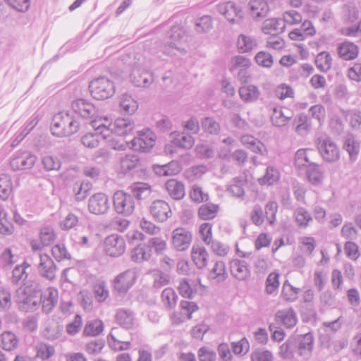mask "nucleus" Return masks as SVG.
Segmentation results:
<instances>
[{
    "label": "nucleus",
    "mask_w": 361,
    "mask_h": 361,
    "mask_svg": "<svg viewBox=\"0 0 361 361\" xmlns=\"http://www.w3.org/2000/svg\"><path fill=\"white\" fill-rule=\"evenodd\" d=\"M42 298L40 285L35 281H27L16 290V300L19 308L25 312L35 311L39 305Z\"/></svg>",
    "instance_id": "1"
},
{
    "label": "nucleus",
    "mask_w": 361,
    "mask_h": 361,
    "mask_svg": "<svg viewBox=\"0 0 361 361\" xmlns=\"http://www.w3.org/2000/svg\"><path fill=\"white\" fill-rule=\"evenodd\" d=\"M81 126L79 118L68 112L61 111L53 117L51 130L54 135L63 137L76 133Z\"/></svg>",
    "instance_id": "2"
},
{
    "label": "nucleus",
    "mask_w": 361,
    "mask_h": 361,
    "mask_svg": "<svg viewBox=\"0 0 361 361\" xmlns=\"http://www.w3.org/2000/svg\"><path fill=\"white\" fill-rule=\"evenodd\" d=\"M91 95L97 100L110 98L115 93V85L106 77H100L93 80L89 85Z\"/></svg>",
    "instance_id": "3"
},
{
    "label": "nucleus",
    "mask_w": 361,
    "mask_h": 361,
    "mask_svg": "<svg viewBox=\"0 0 361 361\" xmlns=\"http://www.w3.org/2000/svg\"><path fill=\"white\" fill-rule=\"evenodd\" d=\"M317 147L322 159L327 163H336L340 159V150L331 137H319Z\"/></svg>",
    "instance_id": "4"
},
{
    "label": "nucleus",
    "mask_w": 361,
    "mask_h": 361,
    "mask_svg": "<svg viewBox=\"0 0 361 361\" xmlns=\"http://www.w3.org/2000/svg\"><path fill=\"white\" fill-rule=\"evenodd\" d=\"M113 205L117 214L125 216L132 214L135 207L133 195L123 190H118L114 192Z\"/></svg>",
    "instance_id": "5"
},
{
    "label": "nucleus",
    "mask_w": 361,
    "mask_h": 361,
    "mask_svg": "<svg viewBox=\"0 0 361 361\" xmlns=\"http://www.w3.org/2000/svg\"><path fill=\"white\" fill-rule=\"evenodd\" d=\"M156 137V135L151 130H143L131 140V148L142 152H148L155 145Z\"/></svg>",
    "instance_id": "6"
},
{
    "label": "nucleus",
    "mask_w": 361,
    "mask_h": 361,
    "mask_svg": "<svg viewBox=\"0 0 361 361\" xmlns=\"http://www.w3.org/2000/svg\"><path fill=\"white\" fill-rule=\"evenodd\" d=\"M218 13L224 16L231 23H240L243 18V12L240 6L229 1L219 4L216 6Z\"/></svg>",
    "instance_id": "7"
},
{
    "label": "nucleus",
    "mask_w": 361,
    "mask_h": 361,
    "mask_svg": "<svg viewBox=\"0 0 361 361\" xmlns=\"http://www.w3.org/2000/svg\"><path fill=\"white\" fill-rule=\"evenodd\" d=\"M104 250L107 255L112 257L121 256L126 250L124 238L118 234L108 235L104 242Z\"/></svg>",
    "instance_id": "8"
},
{
    "label": "nucleus",
    "mask_w": 361,
    "mask_h": 361,
    "mask_svg": "<svg viewBox=\"0 0 361 361\" xmlns=\"http://www.w3.org/2000/svg\"><path fill=\"white\" fill-rule=\"evenodd\" d=\"M37 160L36 155L30 152H17L10 161L13 171L26 170L31 169Z\"/></svg>",
    "instance_id": "9"
},
{
    "label": "nucleus",
    "mask_w": 361,
    "mask_h": 361,
    "mask_svg": "<svg viewBox=\"0 0 361 361\" xmlns=\"http://www.w3.org/2000/svg\"><path fill=\"white\" fill-rule=\"evenodd\" d=\"M88 210L95 215H102L109 211L110 202L108 196L103 192H98L90 196L88 200Z\"/></svg>",
    "instance_id": "10"
},
{
    "label": "nucleus",
    "mask_w": 361,
    "mask_h": 361,
    "mask_svg": "<svg viewBox=\"0 0 361 361\" xmlns=\"http://www.w3.org/2000/svg\"><path fill=\"white\" fill-rule=\"evenodd\" d=\"M295 341L297 353L305 360H308L312 354L314 346V336L312 333L304 335L293 336Z\"/></svg>",
    "instance_id": "11"
},
{
    "label": "nucleus",
    "mask_w": 361,
    "mask_h": 361,
    "mask_svg": "<svg viewBox=\"0 0 361 361\" xmlns=\"http://www.w3.org/2000/svg\"><path fill=\"white\" fill-rule=\"evenodd\" d=\"M152 217L157 221L164 222L172 215L169 204L162 200H154L149 207Z\"/></svg>",
    "instance_id": "12"
},
{
    "label": "nucleus",
    "mask_w": 361,
    "mask_h": 361,
    "mask_svg": "<svg viewBox=\"0 0 361 361\" xmlns=\"http://www.w3.org/2000/svg\"><path fill=\"white\" fill-rule=\"evenodd\" d=\"M71 106L73 111L82 118H92L98 113L95 106L85 99L73 101Z\"/></svg>",
    "instance_id": "13"
},
{
    "label": "nucleus",
    "mask_w": 361,
    "mask_h": 361,
    "mask_svg": "<svg viewBox=\"0 0 361 361\" xmlns=\"http://www.w3.org/2000/svg\"><path fill=\"white\" fill-rule=\"evenodd\" d=\"M191 233L184 228H177L172 233V243L177 250H187L192 241Z\"/></svg>",
    "instance_id": "14"
},
{
    "label": "nucleus",
    "mask_w": 361,
    "mask_h": 361,
    "mask_svg": "<svg viewBox=\"0 0 361 361\" xmlns=\"http://www.w3.org/2000/svg\"><path fill=\"white\" fill-rule=\"evenodd\" d=\"M134 274L130 270H126L118 274L113 281L114 289L120 293H126L133 285Z\"/></svg>",
    "instance_id": "15"
},
{
    "label": "nucleus",
    "mask_w": 361,
    "mask_h": 361,
    "mask_svg": "<svg viewBox=\"0 0 361 361\" xmlns=\"http://www.w3.org/2000/svg\"><path fill=\"white\" fill-rule=\"evenodd\" d=\"M293 113L288 109L274 107L270 119L273 126L277 128H283L288 125L293 118Z\"/></svg>",
    "instance_id": "16"
},
{
    "label": "nucleus",
    "mask_w": 361,
    "mask_h": 361,
    "mask_svg": "<svg viewBox=\"0 0 361 361\" xmlns=\"http://www.w3.org/2000/svg\"><path fill=\"white\" fill-rule=\"evenodd\" d=\"M169 41L167 42V45L164 47V53L167 54H175L170 49H175L180 50L181 47L180 40L184 37V31L180 26H173L167 33Z\"/></svg>",
    "instance_id": "17"
},
{
    "label": "nucleus",
    "mask_w": 361,
    "mask_h": 361,
    "mask_svg": "<svg viewBox=\"0 0 361 361\" xmlns=\"http://www.w3.org/2000/svg\"><path fill=\"white\" fill-rule=\"evenodd\" d=\"M40 262L38 271L40 275L48 280H53L56 277V267L51 258L47 254L39 255Z\"/></svg>",
    "instance_id": "18"
},
{
    "label": "nucleus",
    "mask_w": 361,
    "mask_h": 361,
    "mask_svg": "<svg viewBox=\"0 0 361 361\" xmlns=\"http://www.w3.org/2000/svg\"><path fill=\"white\" fill-rule=\"evenodd\" d=\"M168 195L174 200H180L185 195V185L182 181L171 178L168 180L164 185Z\"/></svg>",
    "instance_id": "19"
},
{
    "label": "nucleus",
    "mask_w": 361,
    "mask_h": 361,
    "mask_svg": "<svg viewBox=\"0 0 361 361\" xmlns=\"http://www.w3.org/2000/svg\"><path fill=\"white\" fill-rule=\"evenodd\" d=\"M130 79L135 86L140 87H147L154 80L152 73L140 68L133 70Z\"/></svg>",
    "instance_id": "20"
},
{
    "label": "nucleus",
    "mask_w": 361,
    "mask_h": 361,
    "mask_svg": "<svg viewBox=\"0 0 361 361\" xmlns=\"http://www.w3.org/2000/svg\"><path fill=\"white\" fill-rule=\"evenodd\" d=\"M58 291L56 289L49 287L44 294L42 293V298H39V303H42V307L44 312L49 314L58 302Z\"/></svg>",
    "instance_id": "21"
},
{
    "label": "nucleus",
    "mask_w": 361,
    "mask_h": 361,
    "mask_svg": "<svg viewBox=\"0 0 361 361\" xmlns=\"http://www.w3.org/2000/svg\"><path fill=\"white\" fill-rule=\"evenodd\" d=\"M231 272L238 280H245L250 275L247 263L245 260L233 259L230 263Z\"/></svg>",
    "instance_id": "22"
},
{
    "label": "nucleus",
    "mask_w": 361,
    "mask_h": 361,
    "mask_svg": "<svg viewBox=\"0 0 361 361\" xmlns=\"http://www.w3.org/2000/svg\"><path fill=\"white\" fill-rule=\"evenodd\" d=\"M191 257L199 269L205 268L209 260V253L204 247L200 245H194L191 250Z\"/></svg>",
    "instance_id": "23"
},
{
    "label": "nucleus",
    "mask_w": 361,
    "mask_h": 361,
    "mask_svg": "<svg viewBox=\"0 0 361 361\" xmlns=\"http://www.w3.org/2000/svg\"><path fill=\"white\" fill-rule=\"evenodd\" d=\"M170 137L173 145L182 149H190L195 144L194 137L185 133L173 131L171 133Z\"/></svg>",
    "instance_id": "24"
},
{
    "label": "nucleus",
    "mask_w": 361,
    "mask_h": 361,
    "mask_svg": "<svg viewBox=\"0 0 361 361\" xmlns=\"http://www.w3.org/2000/svg\"><path fill=\"white\" fill-rule=\"evenodd\" d=\"M249 6L251 15L257 20L267 17L269 12V7L265 0H251Z\"/></svg>",
    "instance_id": "25"
},
{
    "label": "nucleus",
    "mask_w": 361,
    "mask_h": 361,
    "mask_svg": "<svg viewBox=\"0 0 361 361\" xmlns=\"http://www.w3.org/2000/svg\"><path fill=\"white\" fill-rule=\"evenodd\" d=\"M337 49L339 56L345 61L355 59L359 53L358 47L348 41L339 44Z\"/></svg>",
    "instance_id": "26"
},
{
    "label": "nucleus",
    "mask_w": 361,
    "mask_h": 361,
    "mask_svg": "<svg viewBox=\"0 0 361 361\" xmlns=\"http://www.w3.org/2000/svg\"><path fill=\"white\" fill-rule=\"evenodd\" d=\"M316 152L312 149H300L295 155V164L299 168L314 164V157Z\"/></svg>",
    "instance_id": "27"
},
{
    "label": "nucleus",
    "mask_w": 361,
    "mask_h": 361,
    "mask_svg": "<svg viewBox=\"0 0 361 361\" xmlns=\"http://www.w3.org/2000/svg\"><path fill=\"white\" fill-rule=\"evenodd\" d=\"M152 257V250L147 244L136 245L130 252V259L135 263L148 261Z\"/></svg>",
    "instance_id": "28"
},
{
    "label": "nucleus",
    "mask_w": 361,
    "mask_h": 361,
    "mask_svg": "<svg viewBox=\"0 0 361 361\" xmlns=\"http://www.w3.org/2000/svg\"><path fill=\"white\" fill-rule=\"evenodd\" d=\"M275 319L277 323L288 329L293 327L297 323L295 313L291 309L278 311L275 314Z\"/></svg>",
    "instance_id": "29"
},
{
    "label": "nucleus",
    "mask_w": 361,
    "mask_h": 361,
    "mask_svg": "<svg viewBox=\"0 0 361 361\" xmlns=\"http://www.w3.org/2000/svg\"><path fill=\"white\" fill-rule=\"evenodd\" d=\"M92 184L89 181H77L73 185V193L76 202H82L90 195Z\"/></svg>",
    "instance_id": "30"
},
{
    "label": "nucleus",
    "mask_w": 361,
    "mask_h": 361,
    "mask_svg": "<svg viewBox=\"0 0 361 361\" xmlns=\"http://www.w3.org/2000/svg\"><path fill=\"white\" fill-rule=\"evenodd\" d=\"M238 92L240 99L245 103L256 102L260 95V92L258 87L253 85H247L240 87Z\"/></svg>",
    "instance_id": "31"
},
{
    "label": "nucleus",
    "mask_w": 361,
    "mask_h": 361,
    "mask_svg": "<svg viewBox=\"0 0 361 361\" xmlns=\"http://www.w3.org/2000/svg\"><path fill=\"white\" fill-rule=\"evenodd\" d=\"M129 190H130L133 197L137 200H144L149 197L152 193V188L145 183L137 182L133 184Z\"/></svg>",
    "instance_id": "32"
},
{
    "label": "nucleus",
    "mask_w": 361,
    "mask_h": 361,
    "mask_svg": "<svg viewBox=\"0 0 361 361\" xmlns=\"http://www.w3.org/2000/svg\"><path fill=\"white\" fill-rule=\"evenodd\" d=\"M116 320L123 328L130 329L134 324L135 314L130 310L120 309L116 312Z\"/></svg>",
    "instance_id": "33"
},
{
    "label": "nucleus",
    "mask_w": 361,
    "mask_h": 361,
    "mask_svg": "<svg viewBox=\"0 0 361 361\" xmlns=\"http://www.w3.org/2000/svg\"><path fill=\"white\" fill-rule=\"evenodd\" d=\"M343 149L348 152L350 161L356 160L360 152V142L351 134L348 135L344 140Z\"/></svg>",
    "instance_id": "34"
},
{
    "label": "nucleus",
    "mask_w": 361,
    "mask_h": 361,
    "mask_svg": "<svg viewBox=\"0 0 361 361\" xmlns=\"http://www.w3.org/2000/svg\"><path fill=\"white\" fill-rule=\"evenodd\" d=\"M285 27L286 25L282 19L270 18L264 20L262 30L265 34H271L272 32L278 34L283 32Z\"/></svg>",
    "instance_id": "35"
},
{
    "label": "nucleus",
    "mask_w": 361,
    "mask_h": 361,
    "mask_svg": "<svg viewBox=\"0 0 361 361\" xmlns=\"http://www.w3.org/2000/svg\"><path fill=\"white\" fill-rule=\"evenodd\" d=\"M306 175L309 182L314 185L321 184L324 179L322 166L316 163L307 166Z\"/></svg>",
    "instance_id": "36"
},
{
    "label": "nucleus",
    "mask_w": 361,
    "mask_h": 361,
    "mask_svg": "<svg viewBox=\"0 0 361 361\" xmlns=\"http://www.w3.org/2000/svg\"><path fill=\"white\" fill-rule=\"evenodd\" d=\"M134 123L132 122L128 118H117L114 124V133L119 136H123L128 135L134 128Z\"/></svg>",
    "instance_id": "37"
},
{
    "label": "nucleus",
    "mask_w": 361,
    "mask_h": 361,
    "mask_svg": "<svg viewBox=\"0 0 361 361\" xmlns=\"http://www.w3.org/2000/svg\"><path fill=\"white\" fill-rule=\"evenodd\" d=\"M225 263L223 261H216L209 272L208 277L217 283L224 281L227 278Z\"/></svg>",
    "instance_id": "38"
},
{
    "label": "nucleus",
    "mask_w": 361,
    "mask_h": 361,
    "mask_svg": "<svg viewBox=\"0 0 361 361\" xmlns=\"http://www.w3.org/2000/svg\"><path fill=\"white\" fill-rule=\"evenodd\" d=\"M292 126L295 128V132L300 135L305 134L311 129L310 118L303 113L295 117Z\"/></svg>",
    "instance_id": "39"
},
{
    "label": "nucleus",
    "mask_w": 361,
    "mask_h": 361,
    "mask_svg": "<svg viewBox=\"0 0 361 361\" xmlns=\"http://www.w3.org/2000/svg\"><path fill=\"white\" fill-rule=\"evenodd\" d=\"M140 165V159L135 154H127L121 159V167L124 173H128Z\"/></svg>",
    "instance_id": "40"
},
{
    "label": "nucleus",
    "mask_w": 361,
    "mask_h": 361,
    "mask_svg": "<svg viewBox=\"0 0 361 361\" xmlns=\"http://www.w3.org/2000/svg\"><path fill=\"white\" fill-rule=\"evenodd\" d=\"M359 18V10L353 4H347L342 8V19L345 23H353Z\"/></svg>",
    "instance_id": "41"
},
{
    "label": "nucleus",
    "mask_w": 361,
    "mask_h": 361,
    "mask_svg": "<svg viewBox=\"0 0 361 361\" xmlns=\"http://www.w3.org/2000/svg\"><path fill=\"white\" fill-rule=\"evenodd\" d=\"M256 39L243 34L239 35L237 42L238 49L240 53L252 51L257 47Z\"/></svg>",
    "instance_id": "42"
},
{
    "label": "nucleus",
    "mask_w": 361,
    "mask_h": 361,
    "mask_svg": "<svg viewBox=\"0 0 361 361\" xmlns=\"http://www.w3.org/2000/svg\"><path fill=\"white\" fill-rule=\"evenodd\" d=\"M219 205L212 203L203 204L198 209V216L201 219H213L219 211Z\"/></svg>",
    "instance_id": "43"
},
{
    "label": "nucleus",
    "mask_w": 361,
    "mask_h": 361,
    "mask_svg": "<svg viewBox=\"0 0 361 361\" xmlns=\"http://www.w3.org/2000/svg\"><path fill=\"white\" fill-rule=\"evenodd\" d=\"M295 353H297L295 341L293 336H290L280 346L279 355L283 359H292Z\"/></svg>",
    "instance_id": "44"
},
{
    "label": "nucleus",
    "mask_w": 361,
    "mask_h": 361,
    "mask_svg": "<svg viewBox=\"0 0 361 361\" xmlns=\"http://www.w3.org/2000/svg\"><path fill=\"white\" fill-rule=\"evenodd\" d=\"M1 347L5 350L11 351L18 347V338L11 331H4L1 335Z\"/></svg>",
    "instance_id": "45"
},
{
    "label": "nucleus",
    "mask_w": 361,
    "mask_h": 361,
    "mask_svg": "<svg viewBox=\"0 0 361 361\" xmlns=\"http://www.w3.org/2000/svg\"><path fill=\"white\" fill-rule=\"evenodd\" d=\"M247 181L243 177H235L233 179L232 183L228 187L227 190L237 197H242L244 195V186Z\"/></svg>",
    "instance_id": "46"
},
{
    "label": "nucleus",
    "mask_w": 361,
    "mask_h": 361,
    "mask_svg": "<svg viewBox=\"0 0 361 361\" xmlns=\"http://www.w3.org/2000/svg\"><path fill=\"white\" fill-rule=\"evenodd\" d=\"M201 125L203 130L210 135H217L220 133L221 126L213 117H205L202 119Z\"/></svg>",
    "instance_id": "47"
},
{
    "label": "nucleus",
    "mask_w": 361,
    "mask_h": 361,
    "mask_svg": "<svg viewBox=\"0 0 361 361\" xmlns=\"http://www.w3.org/2000/svg\"><path fill=\"white\" fill-rule=\"evenodd\" d=\"M12 192V181L11 177L6 174H0V199L6 200Z\"/></svg>",
    "instance_id": "48"
},
{
    "label": "nucleus",
    "mask_w": 361,
    "mask_h": 361,
    "mask_svg": "<svg viewBox=\"0 0 361 361\" xmlns=\"http://www.w3.org/2000/svg\"><path fill=\"white\" fill-rule=\"evenodd\" d=\"M120 106L123 111L128 114H133L138 108L137 101L127 93L122 94Z\"/></svg>",
    "instance_id": "49"
},
{
    "label": "nucleus",
    "mask_w": 361,
    "mask_h": 361,
    "mask_svg": "<svg viewBox=\"0 0 361 361\" xmlns=\"http://www.w3.org/2000/svg\"><path fill=\"white\" fill-rule=\"evenodd\" d=\"M42 164L46 171H59L61 161L56 156L47 154L42 158Z\"/></svg>",
    "instance_id": "50"
},
{
    "label": "nucleus",
    "mask_w": 361,
    "mask_h": 361,
    "mask_svg": "<svg viewBox=\"0 0 361 361\" xmlns=\"http://www.w3.org/2000/svg\"><path fill=\"white\" fill-rule=\"evenodd\" d=\"M103 329V322L99 319H93L86 323L83 334L86 336H95L100 334Z\"/></svg>",
    "instance_id": "51"
},
{
    "label": "nucleus",
    "mask_w": 361,
    "mask_h": 361,
    "mask_svg": "<svg viewBox=\"0 0 361 361\" xmlns=\"http://www.w3.org/2000/svg\"><path fill=\"white\" fill-rule=\"evenodd\" d=\"M90 125L94 128V133L102 135L104 139L109 137L113 133V130L109 126H107L102 118L91 121Z\"/></svg>",
    "instance_id": "52"
},
{
    "label": "nucleus",
    "mask_w": 361,
    "mask_h": 361,
    "mask_svg": "<svg viewBox=\"0 0 361 361\" xmlns=\"http://www.w3.org/2000/svg\"><path fill=\"white\" fill-rule=\"evenodd\" d=\"M279 179L278 170L273 166H268L265 174L258 179L260 185H272Z\"/></svg>",
    "instance_id": "53"
},
{
    "label": "nucleus",
    "mask_w": 361,
    "mask_h": 361,
    "mask_svg": "<svg viewBox=\"0 0 361 361\" xmlns=\"http://www.w3.org/2000/svg\"><path fill=\"white\" fill-rule=\"evenodd\" d=\"M39 119L37 116L32 118L20 133L13 139L11 143V147H16L32 130V129L37 125Z\"/></svg>",
    "instance_id": "54"
},
{
    "label": "nucleus",
    "mask_w": 361,
    "mask_h": 361,
    "mask_svg": "<svg viewBox=\"0 0 361 361\" xmlns=\"http://www.w3.org/2000/svg\"><path fill=\"white\" fill-rule=\"evenodd\" d=\"M36 356L42 360H47L55 353L54 346L44 343H39L35 346Z\"/></svg>",
    "instance_id": "55"
},
{
    "label": "nucleus",
    "mask_w": 361,
    "mask_h": 361,
    "mask_svg": "<svg viewBox=\"0 0 361 361\" xmlns=\"http://www.w3.org/2000/svg\"><path fill=\"white\" fill-rule=\"evenodd\" d=\"M161 299L164 305L169 308H173L177 302L178 295L171 288H165L161 293Z\"/></svg>",
    "instance_id": "56"
},
{
    "label": "nucleus",
    "mask_w": 361,
    "mask_h": 361,
    "mask_svg": "<svg viewBox=\"0 0 361 361\" xmlns=\"http://www.w3.org/2000/svg\"><path fill=\"white\" fill-rule=\"evenodd\" d=\"M300 292L299 288L293 287L288 281H286L282 287V295L286 300L294 301L298 298V294Z\"/></svg>",
    "instance_id": "57"
},
{
    "label": "nucleus",
    "mask_w": 361,
    "mask_h": 361,
    "mask_svg": "<svg viewBox=\"0 0 361 361\" xmlns=\"http://www.w3.org/2000/svg\"><path fill=\"white\" fill-rule=\"evenodd\" d=\"M56 235L51 227H43L40 230L39 238L43 246H48L55 240Z\"/></svg>",
    "instance_id": "58"
},
{
    "label": "nucleus",
    "mask_w": 361,
    "mask_h": 361,
    "mask_svg": "<svg viewBox=\"0 0 361 361\" xmlns=\"http://www.w3.org/2000/svg\"><path fill=\"white\" fill-rule=\"evenodd\" d=\"M331 56L328 52H322L317 56L315 63L319 70L326 72L331 68Z\"/></svg>",
    "instance_id": "59"
},
{
    "label": "nucleus",
    "mask_w": 361,
    "mask_h": 361,
    "mask_svg": "<svg viewBox=\"0 0 361 361\" xmlns=\"http://www.w3.org/2000/svg\"><path fill=\"white\" fill-rule=\"evenodd\" d=\"M29 267L26 262L21 265H17L13 270L11 281L13 283L18 284L20 281H23L27 276L26 268Z\"/></svg>",
    "instance_id": "60"
},
{
    "label": "nucleus",
    "mask_w": 361,
    "mask_h": 361,
    "mask_svg": "<svg viewBox=\"0 0 361 361\" xmlns=\"http://www.w3.org/2000/svg\"><path fill=\"white\" fill-rule=\"evenodd\" d=\"M190 197L192 201L198 203L204 202L209 200V195L197 185H192L190 191Z\"/></svg>",
    "instance_id": "61"
},
{
    "label": "nucleus",
    "mask_w": 361,
    "mask_h": 361,
    "mask_svg": "<svg viewBox=\"0 0 361 361\" xmlns=\"http://www.w3.org/2000/svg\"><path fill=\"white\" fill-rule=\"evenodd\" d=\"M295 221L300 226L306 227L312 220L310 214L303 207L298 208L295 212Z\"/></svg>",
    "instance_id": "62"
},
{
    "label": "nucleus",
    "mask_w": 361,
    "mask_h": 361,
    "mask_svg": "<svg viewBox=\"0 0 361 361\" xmlns=\"http://www.w3.org/2000/svg\"><path fill=\"white\" fill-rule=\"evenodd\" d=\"M279 274L276 272L270 273L266 280V291L268 294L274 293L279 286Z\"/></svg>",
    "instance_id": "63"
},
{
    "label": "nucleus",
    "mask_w": 361,
    "mask_h": 361,
    "mask_svg": "<svg viewBox=\"0 0 361 361\" xmlns=\"http://www.w3.org/2000/svg\"><path fill=\"white\" fill-rule=\"evenodd\" d=\"M273 355L267 350L256 349L251 354L252 361H272Z\"/></svg>",
    "instance_id": "64"
}]
</instances>
